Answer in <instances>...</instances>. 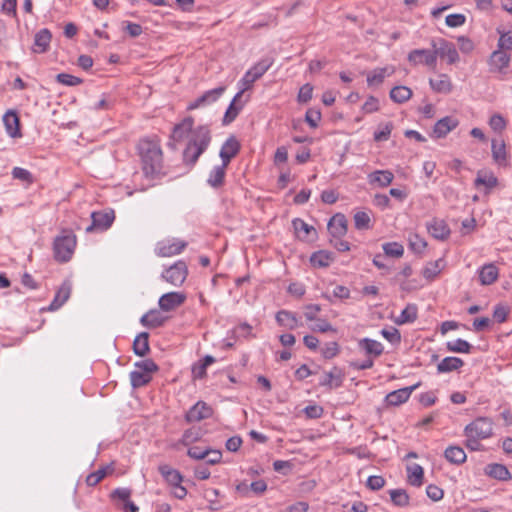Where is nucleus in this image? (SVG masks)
<instances>
[{
    "mask_svg": "<svg viewBox=\"0 0 512 512\" xmlns=\"http://www.w3.org/2000/svg\"><path fill=\"white\" fill-rule=\"evenodd\" d=\"M313 86L309 83L304 84L298 93L297 100L299 103H307L312 99Z\"/></svg>",
    "mask_w": 512,
    "mask_h": 512,
    "instance_id": "69168bd1",
    "label": "nucleus"
},
{
    "mask_svg": "<svg viewBox=\"0 0 512 512\" xmlns=\"http://www.w3.org/2000/svg\"><path fill=\"white\" fill-rule=\"evenodd\" d=\"M412 96V90L406 86H395L390 91V98L396 103H404Z\"/></svg>",
    "mask_w": 512,
    "mask_h": 512,
    "instance_id": "c03bdc74",
    "label": "nucleus"
},
{
    "mask_svg": "<svg viewBox=\"0 0 512 512\" xmlns=\"http://www.w3.org/2000/svg\"><path fill=\"white\" fill-rule=\"evenodd\" d=\"M431 47L434 48L436 58H447L448 64H455L459 61V54L454 44L444 38L433 39Z\"/></svg>",
    "mask_w": 512,
    "mask_h": 512,
    "instance_id": "39448f33",
    "label": "nucleus"
},
{
    "mask_svg": "<svg viewBox=\"0 0 512 512\" xmlns=\"http://www.w3.org/2000/svg\"><path fill=\"white\" fill-rule=\"evenodd\" d=\"M77 244L75 234L70 230H63L61 235L55 237L53 242L54 258L57 262L66 263L71 260Z\"/></svg>",
    "mask_w": 512,
    "mask_h": 512,
    "instance_id": "7ed1b4c3",
    "label": "nucleus"
},
{
    "mask_svg": "<svg viewBox=\"0 0 512 512\" xmlns=\"http://www.w3.org/2000/svg\"><path fill=\"white\" fill-rule=\"evenodd\" d=\"M296 236L300 240H312L316 236V230L302 219L296 218L292 222Z\"/></svg>",
    "mask_w": 512,
    "mask_h": 512,
    "instance_id": "bb28decb",
    "label": "nucleus"
},
{
    "mask_svg": "<svg viewBox=\"0 0 512 512\" xmlns=\"http://www.w3.org/2000/svg\"><path fill=\"white\" fill-rule=\"evenodd\" d=\"M241 148L240 142L237 138L231 135L222 145L219 156L222 164L229 165L230 161L239 153Z\"/></svg>",
    "mask_w": 512,
    "mask_h": 512,
    "instance_id": "4468645a",
    "label": "nucleus"
},
{
    "mask_svg": "<svg viewBox=\"0 0 512 512\" xmlns=\"http://www.w3.org/2000/svg\"><path fill=\"white\" fill-rule=\"evenodd\" d=\"M3 123L7 134L12 137H20V120L15 111L9 110L3 116Z\"/></svg>",
    "mask_w": 512,
    "mask_h": 512,
    "instance_id": "412c9836",
    "label": "nucleus"
},
{
    "mask_svg": "<svg viewBox=\"0 0 512 512\" xmlns=\"http://www.w3.org/2000/svg\"><path fill=\"white\" fill-rule=\"evenodd\" d=\"M92 225L87 227V231H91L92 228L107 229L111 226L114 221V212H93L91 214Z\"/></svg>",
    "mask_w": 512,
    "mask_h": 512,
    "instance_id": "5701e85b",
    "label": "nucleus"
},
{
    "mask_svg": "<svg viewBox=\"0 0 512 512\" xmlns=\"http://www.w3.org/2000/svg\"><path fill=\"white\" fill-rule=\"evenodd\" d=\"M485 474L490 476L491 478L500 480V481H506L511 478V474L507 467L503 464L498 463H492L488 464L485 467Z\"/></svg>",
    "mask_w": 512,
    "mask_h": 512,
    "instance_id": "2f4dec72",
    "label": "nucleus"
},
{
    "mask_svg": "<svg viewBox=\"0 0 512 512\" xmlns=\"http://www.w3.org/2000/svg\"><path fill=\"white\" fill-rule=\"evenodd\" d=\"M212 136L207 125H199L189 134L188 142L183 151V162L186 165L193 166L199 157L207 150Z\"/></svg>",
    "mask_w": 512,
    "mask_h": 512,
    "instance_id": "f03ea898",
    "label": "nucleus"
},
{
    "mask_svg": "<svg viewBox=\"0 0 512 512\" xmlns=\"http://www.w3.org/2000/svg\"><path fill=\"white\" fill-rule=\"evenodd\" d=\"M138 150L145 177L150 180L163 177L165 172L163 171V156L159 143L157 141L143 139L138 144Z\"/></svg>",
    "mask_w": 512,
    "mask_h": 512,
    "instance_id": "f257e3e1",
    "label": "nucleus"
},
{
    "mask_svg": "<svg viewBox=\"0 0 512 512\" xmlns=\"http://www.w3.org/2000/svg\"><path fill=\"white\" fill-rule=\"evenodd\" d=\"M464 365V361L458 357H445L437 365L438 373H449L458 370Z\"/></svg>",
    "mask_w": 512,
    "mask_h": 512,
    "instance_id": "f704fd0d",
    "label": "nucleus"
},
{
    "mask_svg": "<svg viewBox=\"0 0 512 512\" xmlns=\"http://www.w3.org/2000/svg\"><path fill=\"white\" fill-rule=\"evenodd\" d=\"M194 119L192 117L184 118L180 123L173 127L168 147L176 150V143L182 141L185 137H189L191 131L194 130Z\"/></svg>",
    "mask_w": 512,
    "mask_h": 512,
    "instance_id": "1a4fd4ad",
    "label": "nucleus"
},
{
    "mask_svg": "<svg viewBox=\"0 0 512 512\" xmlns=\"http://www.w3.org/2000/svg\"><path fill=\"white\" fill-rule=\"evenodd\" d=\"M358 346L363 349L366 354L374 357H379L384 350V347L380 342L370 338H363L359 340Z\"/></svg>",
    "mask_w": 512,
    "mask_h": 512,
    "instance_id": "c9c22d12",
    "label": "nucleus"
},
{
    "mask_svg": "<svg viewBox=\"0 0 512 512\" xmlns=\"http://www.w3.org/2000/svg\"><path fill=\"white\" fill-rule=\"evenodd\" d=\"M458 123V120L451 116H446L438 120L433 128V136L435 138L445 137L450 131L457 127Z\"/></svg>",
    "mask_w": 512,
    "mask_h": 512,
    "instance_id": "6ab92c4d",
    "label": "nucleus"
},
{
    "mask_svg": "<svg viewBox=\"0 0 512 512\" xmlns=\"http://www.w3.org/2000/svg\"><path fill=\"white\" fill-rule=\"evenodd\" d=\"M490 128L497 133H501L506 127V121L500 114H494L489 120Z\"/></svg>",
    "mask_w": 512,
    "mask_h": 512,
    "instance_id": "052dcab7",
    "label": "nucleus"
},
{
    "mask_svg": "<svg viewBox=\"0 0 512 512\" xmlns=\"http://www.w3.org/2000/svg\"><path fill=\"white\" fill-rule=\"evenodd\" d=\"M420 386V383H416L409 387H404L395 391H392L386 395V403L391 406H399L405 403L411 396L412 392Z\"/></svg>",
    "mask_w": 512,
    "mask_h": 512,
    "instance_id": "dca6fc26",
    "label": "nucleus"
},
{
    "mask_svg": "<svg viewBox=\"0 0 512 512\" xmlns=\"http://www.w3.org/2000/svg\"><path fill=\"white\" fill-rule=\"evenodd\" d=\"M511 61L510 54L502 50H495L488 59L489 71L492 73L506 74Z\"/></svg>",
    "mask_w": 512,
    "mask_h": 512,
    "instance_id": "9d476101",
    "label": "nucleus"
},
{
    "mask_svg": "<svg viewBox=\"0 0 512 512\" xmlns=\"http://www.w3.org/2000/svg\"><path fill=\"white\" fill-rule=\"evenodd\" d=\"M497 184H498V179L492 173H490L488 175H484V176H482L480 173H478V176L474 181V185L476 187L483 185L487 189H492V188L496 187Z\"/></svg>",
    "mask_w": 512,
    "mask_h": 512,
    "instance_id": "09e8293b",
    "label": "nucleus"
},
{
    "mask_svg": "<svg viewBox=\"0 0 512 512\" xmlns=\"http://www.w3.org/2000/svg\"><path fill=\"white\" fill-rule=\"evenodd\" d=\"M227 165L215 166L207 179V183L213 188H220L224 184Z\"/></svg>",
    "mask_w": 512,
    "mask_h": 512,
    "instance_id": "e433bc0d",
    "label": "nucleus"
},
{
    "mask_svg": "<svg viewBox=\"0 0 512 512\" xmlns=\"http://www.w3.org/2000/svg\"><path fill=\"white\" fill-rule=\"evenodd\" d=\"M394 179V175L389 170H376L368 175L370 184H378L381 187L389 186Z\"/></svg>",
    "mask_w": 512,
    "mask_h": 512,
    "instance_id": "473e14b6",
    "label": "nucleus"
},
{
    "mask_svg": "<svg viewBox=\"0 0 512 512\" xmlns=\"http://www.w3.org/2000/svg\"><path fill=\"white\" fill-rule=\"evenodd\" d=\"M151 379V375H148L143 371H140L139 369H136L130 373L131 385L134 388H139L148 384L151 381Z\"/></svg>",
    "mask_w": 512,
    "mask_h": 512,
    "instance_id": "49530a36",
    "label": "nucleus"
},
{
    "mask_svg": "<svg viewBox=\"0 0 512 512\" xmlns=\"http://www.w3.org/2000/svg\"><path fill=\"white\" fill-rule=\"evenodd\" d=\"M72 285L69 280L64 281L57 290L53 301L51 302L48 310H58L70 297Z\"/></svg>",
    "mask_w": 512,
    "mask_h": 512,
    "instance_id": "4be33fe9",
    "label": "nucleus"
},
{
    "mask_svg": "<svg viewBox=\"0 0 512 512\" xmlns=\"http://www.w3.org/2000/svg\"><path fill=\"white\" fill-rule=\"evenodd\" d=\"M382 336L392 344H399L401 341V334L398 329L391 327L389 329H382Z\"/></svg>",
    "mask_w": 512,
    "mask_h": 512,
    "instance_id": "0e129e2a",
    "label": "nucleus"
},
{
    "mask_svg": "<svg viewBox=\"0 0 512 512\" xmlns=\"http://www.w3.org/2000/svg\"><path fill=\"white\" fill-rule=\"evenodd\" d=\"M135 366L137 369L148 375H151V373L158 370L157 364L152 359H145L143 361L136 362Z\"/></svg>",
    "mask_w": 512,
    "mask_h": 512,
    "instance_id": "e2e57ef3",
    "label": "nucleus"
},
{
    "mask_svg": "<svg viewBox=\"0 0 512 512\" xmlns=\"http://www.w3.org/2000/svg\"><path fill=\"white\" fill-rule=\"evenodd\" d=\"M328 230L335 238H341L347 233V219L341 214H335L328 223Z\"/></svg>",
    "mask_w": 512,
    "mask_h": 512,
    "instance_id": "aec40b11",
    "label": "nucleus"
},
{
    "mask_svg": "<svg viewBox=\"0 0 512 512\" xmlns=\"http://www.w3.org/2000/svg\"><path fill=\"white\" fill-rule=\"evenodd\" d=\"M323 296L329 301H332V298L344 300L350 297V290L346 286L337 285L333 288L331 294L325 293Z\"/></svg>",
    "mask_w": 512,
    "mask_h": 512,
    "instance_id": "3c124183",
    "label": "nucleus"
},
{
    "mask_svg": "<svg viewBox=\"0 0 512 512\" xmlns=\"http://www.w3.org/2000/svg\"><path fill=\"white\" fill-rule=\"evenodd\" d=\"M393 129V124L388 122L383 126H379L378 130L374 132V140L377 142L386 141L389 139Z\"/></svg>",
    "mask_w": 512,
    "mask_h": 512,
    "instance_id": "6e6d98bb",
    "label": "nucleus"
},
{
    "mask_svg": "<svg viewBox=\"0 0 512 512\" xmlns=\"http://www.w3.org/2000/svg\"><path fill=\"white\" fill-rule=\"evenodd\" d=\"M272 63L273 61L271 59L265 58L253 65L238 82L239 91H242L244 94L245 91L251 89L254 82L266 73Z\"/></svg>",
    "mask_w": 512,
    "mask_h": 512,
    "instance_id": "20e7f679",
    "label": "nucleus"
},
{
    "mask_svg": "<svg viewBox=\"0 0 512 512\" xmlns=\"http://www.w3.org/2000/svg\"><path fill=\"white\" fill-rule=\"evenodd\" d=\"M430 87L437 93L448 94L452 91L453 84L446 74H439L436 79H429Z\"/></svg>",
    "mask_w": 512,
    "mask_h": 512,
    "instance_id": "c756f323",
    "label": "nucleus"
},
{
    "mask_svg": "<svg viewBox=\"0 0 512 512\" xmlns=\"http://www.w3.org/2000/svg\"><path fill=\"white\" fill-rule=\"evenodd\" d=\"M167 320L168 317L164 316L161 311L151 309L140 318V323L146 328L154 329L163 326Z\"/></svg>",
    "mask_w": 512,
    "mask_h": 512,
    "instance_id": "a211bd4d",
    "label": "nucleus"
},
{
    "mask_svg": "<svg viewBox=\"0 0 512 512\" xmlns=\"http://www.w3.org/2000/svg\"><path fill=\"white\" fill-rule=\"evenodd\" d=\"M493 431V423L489 418L479 417L470 424H468L465 429V435H473L474 437H478L480 439H487L492 435Z\"/></svg>",
    "mask_w": 512,
    "mask_h": 512,
    "instance_id": "0eeeda50",
    "label": "nucleus"
},
{
    "mask_svg": "<svg viewBox=\"0 0 512 512\" xmlns=\"http://www.w3.org/2000/svg\"><path fill=\"white\" fill-rule=\"evenodd\" d=\"M390 497L396 506L405 507L409 505V495L404 489L390 490Z\"/></svg>",
    "mask_w": 512,
    "mask_h": 512,
    "instance_id": "de8ad7c7",
    "label": "nucleus"
},
{
    "mask_svg": "<svg viewBox=\"0 0 512 512\" xmlns=\"http://www.w3.org/2000/svg\"><path fill=\"white\" fill-rule=\"evenodd\" d=\"M447 350L455 353H470L472 345L463 339L449 341L446 344Z\"/></svg>",
    "mask_w": 512,
    "mask_h": 512,
    "instance_id": "a18cd8bd",
    "label": "nucleus"
},
{
    "mask_svg": "<svg viewBox=\"0 0 512 512\" xmlns=\"http://www.w3.org/2000/svg\"><path fill=\"white\" fill-rule=\"evenodd\" d=\"M498 33L500 34L499 40H498V49L499 50H512V31L508 32H501L498 29Z\"/></svg>",
    "mask_w": 512,
    "mask_h": 512,
    "instance_id": "13d9d810",
    "label": "nucleus"
},
{
    "mask_svg": "<svg viewBox=\"0 0 512 512\" xmlns=\"http://www.w3.org/2000/svg\"><path fill=\"white\" fill-rule=\"evenodd\" d=\"M333 259L332 253L320 250L311 255L310 262L314 267L324 268L328 267Z\"/></svg>",
    "mask_w": 512,
    "mask_h": 512,
    "instance_id": "a19ab883",
    "label": "nucleus"
},
{
    "mask_svg": "<svg viewBox=\"0 0 512 512\" xmlns=\"http://www.w3.org/2000/svg\"><path fill=\"white\" fill-rule=\"evenodd\" d=\"M427 229L430 235L438 240H445L450 235V229L443 220L433 219L427 224Z\"/></svg>",
    "mask_w": 512,
    "mask_h": 512,
    "instance_id": "b1692460",
    "label": "nucleus"
},
{
    "mask_svg": "<svg viewBox=\"0 0 512 512\" xmlns=\"http://www.w3.org/2000/svg\"><path fill=\"white\" fill-rule=\"evenodd\" d=\"M445 459L454 465H460L466 461V453L460 446L451 445L444 451Z\"/></svg>",
    "mask_w": 512,
    "mask_h": 512,
    "instance_id": "72a5a7b5",
    "label": "nucleus"
},
{
    "mask_svg": "<svg viewBox=\"0 0 512 512\" xmlns=\"http://www.w3.org/2000/svg\"><path fill=\"white\" fill-rule=\"evenodd\" d=\"M148 338L147 332H141L136 336L133 342V350L136 355L143 357L149 352Z\"/></svg>",
    "mask_w": 512,
    "mask_h": 512,
    "instance_id": "79ce46f5",
    "label": "nucleus"
},
{
    "mask_svg": "<svg viewBox=\"0 0 512 512\" xmlns=\"http://www.w3.org/2000/svg\"><path fill=\"white\" fill-rule=\"evenodd\" d=\"M492 157L496 163L502 165L507 160L506 145L502 139H493L491 143Z\"/></svg>",
    "mask_w": 512,
    "mask_h": 512,
    "instance_id": "4c0bfd02",
    "label": "nucleus"
},
{
    "mask_svg": "<svg viewBox=\"0 0 512 512\" xmlns=\"http://www.w3.org/2000/svg\"><path fill=\"white\" fill-rule=\"evenodd\" d=\"M510 308L505 304H497L493 310V318L498 323H504L509 315Z\"/></svg>",
    "mask_w": 512,
    "mask_h": 512,
    "instance_id": "5fc2aeb1",
    "label": "nucleus"
},
{
    "mask_svg": "<svg viewBox=\"0 0 512 512\" xmlns=\"http://www.w3.org/2000/svg\"><path fill=\"white\" fill-rule=\"evenodd\" d=\"M243 96L242 91H239L234 98L232 99L230 105L228 106L226 113L223 117V124L227 125L233 122L238 116L239 112L243 108V103L241 102V98Z\"/></svg>",
    "mask_w": 512,
    "mask_h": 512,
    "instance_id": "a878e982",
    "label": "nucleus"
},
{
    "mask_svg": "<svg viewBox=\"0 0 512 512\" xmlns=\"http://www.w3.org/2000/svg\"><path fill=\"white\" fill-rule=\"evenodd\" d=\"M441 260L429 263L422 271V275L427 280H433L441 270Z\"/></svg>",
    "mask_w": 512,
    "mask_h": 512,
    "instance_id": "4d7b16f0",
    "label": "nucleus"
},
{
    "mask_svg": "<svg viewBox=\"0 0 512 512\" xmlns=\"http://www.w3.org/2000/svg\"><path fill=\"white\" fill-rule=\"evenodd\" d=\"M188 275V268L184 261L179 260L163 271L162 278L173 286H181Z\"/></svg>",
    "mask_w": 512,
    "mask_h": 512,
    "instance_id": "423d86ee",
    "label": "nucleus"
},
{
    "mask_svg": "<svg viewBox=\"0 0 512 512\" xmlns=\"http://www.w3.org/2000/svg\"><path fill=\"white\" fill-rule=\"evenodd\" d=\"M187 246V242L179 239L161 241L157 246V255L171 257L180 254Z\"/></svg>",
    "mask_w": 512,
    "mask_h": 512,
    "instance_id": "f8f14e48",
    "label": "nucleus"
},
{
    "mask_svg": "<svg viewBox=\"0 0 512 512\" xmlns=\"http://www.w3.org/2000/svg\"><path fill=\"white\" fill-rule=\"evenodd\" d=\"M107 475V468H100L86 477L88 486H96Z\"/></svg>",
    "mask_w": 512,
    "mask_h": 512,
    "instance_id": "680f3d73",
    "label": "nucleus"
},
{
    "mask_svg": "<svg viewBox=\"0 0 512 512\" xmlns=\"http://www.w3.org/2000/svg\"><path fill=\"white\" fill-rule=\"evenodd\" d=\"M186 300V295L182 292H169L163 294L158 301L160 309L164 312L173 311L181 306Z\"/></svg>",
    "mask_w": 512,
    "mask_h": 512,
    "instance_id": "ddd939ff",
    "label": "nucleus"
},
{
    "mask_svg": "<svg viewBox=\"0 0 512 512\" xmlns=\"http://www.w3.org/2000/svg\"><path fill=\"white\" fill-rule=\"evenodd\" d=\"M213 410L205 402L199 401L185 415L187 422H199L212 416Z\"/></svg>",
    "mask_w": 512,
    "mask_h": 512,
    "instance_id": "2eb2a0df",
    "label": "nucleus"
},
{
    "mask_svg": "<svg viewBox=\"0 0 512 512\" xmlns=\"http://www.w3.org/2000/svg\"><path fill=\"white\" fill-rule=\"evenodd\" d=\"M305 120L312 128H316L321 120V112L317 109H308Z\"/></svg>",
    "mask_w": 512,
    "mask_h": 512,
    "instance_id": "774afa93",
    "label": "nucleus"
},
{
    "mask_svg": "<svg viewBox=\"0 0 512 512\" xmlns=\"http://www.w3.org/2000/svg\"><path fill=\"white\" fill-rule=\"evenodd\" d=\"M344 373L338 367H333L329 372H325L320 379L319 385L328 389H336L342 386Z\"/></svg>",
    "mask_w": 512,
    "mask_h": 512,
    "instance_id": "f3484780",
    "label": "nucleus"
},
{
    "mask_svg": "<svg viewBox=\"0 0 512 512\" xmlns=\"http://www.w3.org/2000/svg\"><path fill=\"white\" fill-rule=\"evenodd\" d=\"M424 470L419 464H411L407 466V481L415 487L423 484Z\"/></svg>",
    "mask_w": 512,
    "mask_h": 512,
    "instance_id": "58836bf2",
    "label": "nucleus"
},
{
    "mask_svg": "<svg viewBox=\"0 0 512 512\" xmlns=\"http://www.w3.org/2000/svg\"><path fill=\"white\" fill-rule=\"evenodd\" d=\"M394 72L395 68L393 66L376 68L368 74L367 83L369 86L379 85L384 81L385 77L391 76Z\"/></svg>",
    "mask_w": 512,
    "mask_h": 512,
    "instance_id": "7c9ffc66",
    "label": "nucleus"
},
{
    "mask_svg": "<svg viewBox=\"0 0 512 512\" xmlns=\"http://www.w3.org/2000/svg\"><path fill=\"white\" fill-rule=\"evenodd\" d=\"M51 32L44 28L38 31L34 38L33 51L35 53H44L49 49L51 42Z\"/></svg>",
    "mask_w": 512,
    "mask_h": 512,
    "instance_id": "c85d7f7f",
    "label": "nucleus"
},
{
    "mask_svg": "<svg viewBox=\"0 0 512 512\" xmlns=\"http://www.w3.org/2000/svg\"><path fill=\"white\" fill-rule=\"evenodd\" d=\"M158 469H159L160 474L166 480V482L169 483L171 486L174 487L178 484H181L183 478L178 470L173 469L169 465H166V464L160 465Z\"/></svg>",
    "mask_w": 512,
    "mask_h": 512,
    "instance_id": "ea45409f",
    "label": "nucleus"
},
{
    "mask_svg": "<svg viewBox=\"0 0 512 512\" xmlns=\"http://www.w3.org/2000/svg\"><path fill=\"white\" fill-rule=\"evenodd\" d=\"M276 321L280 326L289 330H294L302 325L296 315L288 310H280L277 312Z\"/></svg>",
    "mask_w": 512,
    "mask_h": 512,
    "instance_id": "cd10ccee",
    "label": "nucleus"
},
{
    "mask_svg": "<svg viewBox=\"0 0 512 512\" xmlns=\"http://www.w3.org/2000/svg\"><path fill=\"white\" fill-rule=\"evenodd\" d=\"M383 251L387 256L398 258L403 255L404 248L397 242H388L383 245Z\"/></svg>",
    "mask_w": 512,
    "mask_h": 512,
    "instance_id": "603ef678",
    "label": "nucleus"
},
{
    "mask_svg": "<svg viewBox=\"0 0 512 512\" xmlns=\"http://www.w3.org/2000/svg\"><path fill=\"white\" fill-rule=\"evenodd\" d=\"M417 319V306L415 304H408L396 318L395 323L398 325L412 323Z\"/></svg>",
    "mask_w": 512,
    "mask_h": 512,
    "instance_id": "37998d69",
    "label": "nucleus"
},
{
    "mask_svg": "<svg viewBox=\"0 0 512 512\" xmlns=\"http://www.w3.org/2000/svg\"><path fill=\"white\" fill-rule=\"evenodd\" d=\"M407 59L413 66L423 64L432 70L436 68L437 64L434 48H432V50L414 49L409 52Z\"/></svg>",
    "mask_w": 512,
    "mask_h": 512,
    "instance_id": "6e6552de",
    "label": "nucleus"
},
{
    "mask_svg": "<svg viewBox=\"0 0 512 512\" xmlns=\"http://www.w3.org/2000/svg\"><path fill=\"white\" fill-rule=\"evenodd\" d=\"M12 176L15 179H19L27 183L33 182V175L31 172L21 167H14L12 170Z\"/></svg>",
    "mask_w": 512,
    "mask_h": 512,
    "instance_id": "338daca9",
    "label": "nucleus"
},
{
    "mask_svg": "<svg viewBox=\"0 0 512 512\" xmlns=\"http://www.w3.org/2000/svg\"><path fill=\"white\" fill-rule=\"evenodd\" d=\"M57 82L66 85V86H77L82 83V79L76 76H73L68 73H60L56 76Z\"/></svg>",
    "mask_w": 512,
    "mask_h": 512,
    "instance_id": "bf43d9fd",
    "label": "nucleus"
},
{
    "mask_svg": "<svg viewBox=\"0 0 512 512\" xmlns=\"http://www.w3.org/2000/svg\"><path fill=\"white\" fill-rule=\"evenodd\" d=\"M370 215L365 211H358L354 215V224L356 229L365 230L370 228Z\"/></svg>",
    "mask_w": 512,
    "mask_h": 512,
    "instance_id": "8fccbe9b",
    "label": "nucleus"
},
{
    "mask_svg": "<svg viewBox=\"0 0 512 512\" xmlns=\"http://www.w3.org/2000/svg\"><path fill=\"white\" fill-rule=\"evenodd\" d=\"M426 246V241L418 234H412L409 236V247L415 253H422Z\"/></svg>",
    "mask_w": 512,
    "mask_h": 512,
    "instance_id": "864d4df0",
    "label": "nucleus"
},
{
    "mask_svg": "<svg viewBox=\"0 0 512 512\" xmlns=\"http://www.w3.org/2000/svg\"><path fill=\"white\" fill-rule=\"evenodd\" d=\"M478 275L480 283L487 286L493 284L498 279L499 270L494 263H488L479 269Z\"/></svg>",
    "mask_w": 512,
    "mask_h": 512,
    "instance_id": "393cba45",
    "label": "nucleus"
},
{
    "mask_svg": "<svg viewBox=\"0 0 512 512\" xmlns=\"http://www.w3.org/2000/svg\"><path fill=\"white\" fill-rule=\"evenodd\" d=\"M225 89L224 86H220L204 92L201 96L188 104L187 110H195L213 104L221 97Z\"/></svg>",
    "mask_w": 512,
    "mask_h": 512,
    "instance_id": "9b49d317",
    "label": "nucleus"
}]
</instances>
